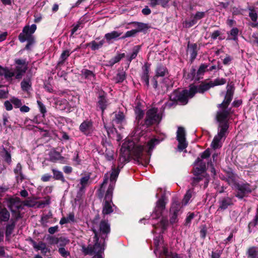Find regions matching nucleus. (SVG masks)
Wrapping results in <instances>:
<instances>
[{
	"instance_id": "1",
	"label": "nucleus",
	"mask_w": 258,
	"mask_h": 258,
	"mask_svg": "<svg viewBox=\"0 0 258 258\" xmlns=\"http://www.w3.org/2000/svg\"><path fill=\"white\" fill-rule=\"evenodd\" d=\"M159 143V140L152 139L147 142L145 146H135L133 141L125 142L120 149L119 161L122 163L126 162L133 155L138 162L147 165L149 162L152 150Z\"/></svg>"
},
{
	"instance_id": "2",
	"label": "nucleus",
	"mask_w": 258,
	"mask_h": 258,
	"mask_svg": "<svg viewBox=\"0 0 258 258\" xmlns=\"http://www.w3.org/2000/svg\"><path fill=\"white\" fill-rule=\"evenodd\" d=\"M233 88L232 86H227V92L223 102L219 104V111L217 112L216 118L219 122L217 135L214 138L211 143V147L218 149L222 146V141L225 139L229 127L228 115L230 111L227 109L231 101L233 94Z\"/></svg>"
},
{
	"instance_id": "3",
	"label": "nucleus",
	"mask_w": 258,
	"mask_h": 258,
	"mask_svg": "<svg viewBox=\"0 0 258 258\" xmlns=\"http://www.w3.org/2000/svg\"><path fill=\"white\" fill-rule=\"evenodd\" d=\"M119 172V171L118 169H112L111 173H107L105 175L103 182L101 184V188H102L104 185L107 183L109 178L110 184L105 194V202L102 210L103 214H108L113 212L111 201L112 195Z\"/></svg>"
},
{
	"instance_id": "4",
	"label": "nucleus",
	"mask_w": 258,
	"mask_h": 258,
	"mask_svg": "<svg viewBox=\"0 0 258 258\" xmlns=\"http://www.w3.org/2000/svg\"><path fill=\"white\" fill-rule=\"evenodd\" d=\"M15 62L17 66L15 71L0 66V75H4L7 79L14 76L16 79L21 78L27 69V64L24 60L19 59H16Z\"/></svg>"
},
{
	"instance_id": "5",
	"label": "nucleus",
	"mask_w": 258,
	"mask_h": 258,
	"mask_svg": "<svg viewBox=\"0 0 258 258\" xmlns=\"http://www.w3.org/2000/svg\"><path fill=\"white\" fill-rule=\"evenodd\" d=\"M98 227L97 224L95 223H93L92 229L95 234L94 238L95 239V244L93 247L91 246L86 247L84 246H82V250L85 254L95 253L96 254V256L93 258H97L98 256H100V254L102 253L104 250V242L102 240H99V238L98 236V233L97 230Z\"/></svg>"
},
{
	"instance_id": "6",
	"label": "nucleus",
	"mask_w": 258,
	"mask_h": 258,
	"mask_svg": "<svg viewBox=\"0 0 258 258\" xmlns=\"http://www.w3.org/2000/svg\"><path fill=\"white\" fill-rule=\"evenodd\" d=\"M196 93V89L190 87L189 90H184L181 92L174 91L170 96L171 99L181 105H185L188 102L189 98L192 97Z\"/></svg>"
},
{
	"instance_id": "7",
	"label": "nucleus",
	"mask_w": 258,
	"mask_h": 258,
	"mask_svg": "<svg viewBox=\"0 0 258 258\" xmlns=\"http://www.w3.org/2000/svg\"><path fill=\"white\" fill-rule=\"evenodd\" d=\"M161 114L158 113L157 109L152 108L147 112L145 123L147 125L158 123L161 120Z\"/></svg>"
},
{
	"instance_id": "8",
	"label": "nucleus",
	"mask_w": 258,
	"mask_h": 258,
	"mask_svg": "<svg viewBox=\"0 0 258 258\" xmlns=\"http://www.w3.org/2000/svg\"><path fill=\"white\" fill-rule=\"evenodd\" d=\"M36 25L32 24L31 26H26L23 30V32L20 34L19 39L22 42H25L26 40L31 39V35L35 31Z\"/></svg>"
},
{
	"instance_id": "9",
	"label": "nucleus",
	"mask_w": 258,
	"mask_h": 258,
	"mask_svg": "<svg viewBox=\"0 0 258 258\" xmlns=\"http://www.w3.org/2000/svg\"><path fill=\"white\" fill-rule=\"evenodd\" d=\"M101 151L107 160L111 161L114 159V151L112 145L110 143L107 141L103 142Z\"/></svg>"
},
{
	"instance_id": "10",
	"label": "nucleus",
	"mask_w": 258,
	"mask_h": 258,
	"mask_svg": "<svg viewBox=\"0 0 258 258\" xmlns=\"http://www.w3.org/2000/svg\"><path fill=\"white\" fill-rule=\"evenodd\" d=\"M176 138L178 142V149L181 151L185 149L187 146V143L185 140V130L183 127H178Z\"/></svg>"
},
{
	"instance_id": "11",
	"label": "nucleus",
	"mask_w": 258,
	"mask_h": 258,
	"mask_svg": "<svg viewBox=\"0 0 258 258\" xmlns=\"http://www.w3.org/2000/svg\"><path fill=\"white\" fill-rule=\"evenodd\" d=\"M165 203L162 199H160L157 202L156 207L153 213L152 216L153 218L159 217L165 209Z\"/></svg>"
},
{
	"instance_id": "12",
	"label": "nucleus",
	"mask_w": 258,
	"mask_h": 258,
	"mask_svg": "<svg viewBox=\"0 0 258 258\" xmlns=\"http://www.w3.org/2000/svg\"><path fill=\"white\" fill-rule=\"evenodd\" d=\"M124 122V115L122 112H119L115 113L114 118L112 120V125L117 126L119 128L121 127V125Z\"/></svg>"
},
{
	"instance_id": "13",
	"label": "nucleus",
	"mask_w": 258,
	"mask_h": 258,
	"mask_svg": "<svg viewBox=\"0 0 258 258\" xmlns=\"http://www.w3.org/2000/svg\"><path fill=\"white\" fill-rule=\"evenodd\" d=\"M195 169L194 172L195 174H200L204 173L206 168V163L203 162L202 159L198 158L195 163Z\"/></svg>"
},
{
	"instance_id": "14",
	"label": "nucleus",
	"mask_w": 258,
	"mask_h": 258,
	"mask_svg": "<svg viewBox=\"0 0 258 258\" xmlns=\"http://www.w3.org/2000/svg\"><path fill=\"white\" fill-rule=\"evenodd\" d=\"M80 131L85 134H89L93 131L92 123L91 121L86 120L80 125Z\"/></svg>"
},
{
	"instance_id": "15",
	"label": "nucleus",
	"mask_w": 258,
	"mask_h": 258,
	"mask_svg": "<svg viewBox=\"0 0 258 258\" xmlns=\"http://www.w3.org/2000/svg\"><path fill=\"white\" fill-rule=\"evenodd\" d=\"M238 192L236 196L240 199L243 198L244 195L251 191L248 184H242L238 186Z\"/></svg>"
},
{
	"instance_id": "16",
	"label": "nucleus",
	"mask_w": 258,
	"mask_h": 258,
	"mask_svg": "<svg viewBox=\"0 0 258 258\" xmlns=\"http://www.w3.org/2000/svg\"><path fill=\"white\" fill-rule=\"evenodd\" d=\"M99 231L100 234L101 235V238L100 240H103L104 242V237L103 236V234H107L110 232V226L107 222L105 221H102L100 223L99 225Z\"/></svg>"
},
{
	"instance_id": "17",
	"label": "nucleus",
	"mask_w": 258,
	"mask_h": 258,
	"mask_svg": "<svg viewBox=\"0 0 258 258\" xmlns=\"http://www.w3.org/2000/svg\"><path fill=\"white\" fill-rule=\"evenodd\" d=\"M205 16L204 12H198L194 16L193 19L190 21H185L184 25L186 27H190L195 24L198 20L203 18Z\"/></svg>"
},
{
	"instance_id": "18",
	"label": "nucleus",
	"mask_w": 258,
	"mask_h": 258,
	"mask_svg": "<svg viewBox=\"0 0 258 258\" xmlns=\"http://www.w3.org/2000/svg\"><path fill=\"white\" fill-rule=\"evenodd\" d=\"M220 205L219 206L218 210H224L228 208V207L233 204L232 201L230 198L227 197L223 199L220 201Z\"/></svg>"
},
{
	"instance_id": "19",
	"label": "nucleus",
	"mask_w": 258,
	"mask_h": 258,
	"mask_svg": "<svg viewBox=\"0 0 258 258\" xmlns=\"http://www.w3.org/2000/svg\"><path fill=\"white\" fill-rule=\"evenodd\" d=\"M82 77L91 81L95 80V75L91 71L87 69H83L81 71Z\"/></svg>"
},
{
	"instance_id": "20",
	"label": "nucleus",
	"mask_w": 258,
	"mask_h": 258,
	"mask_svg": "<svg viewBox=\"0 0 258 258\" xmlns=\"http://www.w3.org/2000/svg\"><path fill=\"white\" fill-rule=\"evenodd\" d=\"M10 215L9 211L5 208L2 207L0 203V221H8L10 219Z\"/></svg>"
},
{
	"instance_id": "21",
	"label": "nucleus",
	"mask_w": 258,
	"mask_h": 258,
	"mask_svg": "<svg viewBox=\"0 0 258 258\" xmlns=\"http://www.w3.org/2000/svg\"><path fill=\"white\" fill-rule=\"evenodd\" d=\"M197 45L196 44H191L188 45L187 52L190 55L191 59H194L197 55Z\"/></svg>"
},
{
	"instance_id": "22",
	"label": "nucleus",
	"mask_w": 258,
	"mask_h": 258,
	"mask_svg": "<svg viewBox=\"0 0 258 258\" xmlns=\"http://www.w3.org/2000/svg\"><path fill=\"white\" fill-rule=\"evenodd\" d=\"M121 34V32L113 31L110 33H108L105 35V38L109 42L111 40L115 39Z\"/></svg>"
},
{
	"instance_id": "23",
	"label": "nucleus",
	"mask_w": 258,
	"mask_h": 258,
	"mask_svg": "<svg viewBox=\"0 0 258 258\" xmlns=\"http://www.w3.org/2000/svg\"><path fill=\"white\" fill-rule=\"evenodd\" d=\"M191 87H193L196 89V93H203L209 89L211 87H212V86L211 85V82H210L209 83L201 84L198 87L195 86H191Z\"/></svg>"
},
{
	"instance_id": "24",
	"label": "nucleus",
	"mask_w": 258,
	"mask_h": 258,
	"mask_svg": "<svg viewBox=\"0 0 258 258\" xmlns=\"http://www.w3.org/2000/svg\"><path fill=\"white\" fill-rule=\"evenodd\" d=\"M248 258H258V247H250L247 251Z\"/></svg>"
},
{
	"instance_id": "25",
	"label": "nucleus",
	"mask_w": 258,
	"mask_h": 258,
	"mask_svg": "<svg viewBox=\"0 0 258 258\" xmlns=\"http://www.w3.org/2000/svg\"><path fill=\"white\" fill-rule=\"evenodd\" d=\"M10 208H11L12 211H14V208H16L17 209L21 207V204L20 202V199L19 198H15L12 199L10 201V204L9 205Z\"/></svg>"
},
{
	"instance_id": "26",
	"label": "nucleus",
	"mask_w": 258,
	"mask_h": 258,
	"mask_svg": "<svg viewBox=\"0 0 258 258\" xmlns=\"http://www.w3.org/2000/svg\"><path fill=\"white\" fill-rule=\"evenodd\" d=\"M167 73L166 68L163 66L159 65L156 69V77H163Z\"/></svg>"
},
{
	"instance_id": "27",
	"label": "nucleus",
	"mask_w": 258,
	"mask_h": 258,
	"mask_svg": "<svg viewBox=\"0 0 258 258\" xmlns=\"http://www.w3.org/2000/svg\"><path fill=\"white\" fill-rule=\"evenodd\" d=\"M133 24L135 27H137V29H136V30L138 31V32L148 29L149 28V26L147 24L140 22H134Z\"/></svg>"
},
{
	"instance_id": "28",
	"label": "nucleus",
	"mask_w": 258,
	"mask_h": 258,
	"mask_svg": "<svg viewBox=\"0 0 258 258\" xmlns=\"http://www.w3.org/2000/svg\"><path fill=\"white\" fill-rule=\"evenodd\" d=\"M104 43V41L103 40L100 41L99 42L93 41L89 44V45L91 47L92 50H95L101 47Z\"/></svg>"
},
{
	"instance_id": "29",
	"label": "nucleus",
	"mask_w": 258,
	"mask_h": 258,
	"mask_svg": "<svg viewBox=\"0 0 258 258\" xmlns=\"http://www.w3.org/2000/svg\"><path fill=\"white\" fill-rule=\"evenodd\" d=\"M181 209V206L180 204L177 202H174L171 206L170 209V212L171 214H174V215L178 214V212L180 211Z\"/></svg>"
},
{
	"instance_id": "30",
	"label": "nucleus",
	"mask_w": 258,
	"mask_h": 258,
	"mask_svg": "<svg viewBox=\"0 0 258 258\" xmlns=\"http://www.w3.org/2000/svg\"><path fill=\"white\" fill-rule=\"evenodd\" d=\"M21 88L23 91H28L31 87V83L30 80H23L21 84Z\"/></svg>"
},
{
	"instance_id": "31",
	"label": "nucleus",
	"mask_w": 258,
	"mask_h": 258,
	"mask_svg": "<svg viewBox=\"0 0 258 258\" xmlns=\"http://www.w3.org/2000/svg\"><path fill=\"white\" fill-rule=\"evenodd\" d=\"M90 178V175L88 174L80 179V184L81 185V189H84L87 185Z\"/></svg>"
},
{
	"instance_id": "32",
	"label": "nucleus",
	"mask_w": 258,
	"mask_h": 258,
	"mask_svg": "<svg viewBox=\"0 0 258 258\" xmlns=\"http://www.w3.org/2000/svg\"><path fill=\"white\" fill-rule=\"evenodd\" d=\"M124 57V53L117 54V55L115 56L114 57H113L109 60V65L111 66H113L115 63H117L118 61H119V60L122 58H123Z\"/></svg>"
},
{
	"instance_id": "33",
	"label": "nucleus",
	"mask_w": 258,
	"mask_h": 258,
	"mask_svg": "<svg viewBox=\"0 0 258 258\" xmlns=\"http://www.w3.org/2000/svg\"><path fill=\"white\" fill-rule=\"evenodd\" d=\"M52 171L53 173V177L55 179L60 180L62 181H64V178L61 172L54 169H53Z\"/></svg>"
},
{
	"instance_id": "34",
	"label": "nucleus",
	"mask_w": 258,
	"mask_h": 258,
	"mask_svg": "<svg viewBox=\"0 0 258 258\" xmlns=\"http://www.w3.org/2000/svg\"><path fill=\"white\" fill-rule=\"evenodd\" d=\"M125 78V72L122 71L121 72L118 73L116 77L114 78V81L116 83H121L123 81V80Z\"/></svg>"
},
{
	"instance_id": "35",
	"label": "nucleus",
	"mask_w": 258,
	"mask_h": 258,
	"mask_svg": "<svg viewBox=\"0 0 258 258\" xmlns=\"http://www.w3.org/2000/svg\"><path fill=\"white\" fill-rule=\"evenodd\" d=\"M226 82V81L225 79L217 78L214 81L211 82V85L212 87H214L215 86L224 85Z\"/></svg>"
},
{
	"instance_id": "36",
	"label": "nucleus",
	"mask_w": 258,
	"mask_h": 258,
	"mask_svg": "<svg viewBox=\"0 0 258 258\" xmlns=\"http://www.w3.org/2000/svg\"><path fill=\"white\" fill-rule=\"evenodd\" d=\"M50 159L53 161L63 159L60 154L56 151L51 152L50 155Z\"/></svg>"
},
{
	"instance_id": "37",
	"label": "nucleus",
	"mask_w": 258,
	"mask_h": 258,
	"mask_svg": "<svg viewBox=\"0 0 258 258\" xmlns=\"http://www.w3.org/2000/svg\"><path fill=\"white\" fill-rule=\"evenodd\" d=\"M135 113L136 115V119L139 120L142 119L144 115L143 111L139 107H137L135 109Z\"/></svg>"
},
{
	"instance_id": "38",
	"label": "nucleus",
	"mask_w": 258,
	"mask_h": 258,
	"mask_svg": "<svg viewBox=\"0 0 258 258\" xmlns=\"http://www.w3.org/2000/svg\"><path fill=\"white\" fill-rule=\"evenodd\" d=\"M140 48V46H138V45L136 46L133 48V52L128 58V60L130 61H131L132 59L136 58V57L138 53L139 52Z\"/></svg>"
},
{
	"instance_id": "39",
	"label": "nucleus",
	"mask_w": 258,
	"mask_h": 258,
	"mask_svg": "<svg viewBox=\"0 0 258 258\" xmlns=\"http://www.w3.org/2000/svg\"><path fill=\"white\" fill-rule=\"evenodd\" d=\"M10 101H11V103H12L15 105V106L17 108H20L22 105V103L21 100L17 98H16L14 97H12L10 99Z\"/></svg>"
},
{
	"instance_id": "40",
	"label": "nucleus",
	"mask_w": 258,
	"mask_h": 258,
	"mask_svg": "<svg viewBox=\"0 0 258 258\" xmlns=\"http://www.w3.org/2000/svg\"><path fill=\"white\" fill-rule=\"evenodd\" d=\"M106 100L104 97H100V99L98 101V105L99 107L102 109V111L105 109L106 107Z\"/></svg>"
},
{
	"instance_id": "41",
	"label": "nucleus",
	"mask_w": 258,
	"mask_h": 258,
	"mask_svg": "<svg viewBox=\"0 0 258 258\" xmlns=\"http://www.w3.org/2000/svg\"><path fill=\"white\" fill-rule=\"evenodd\" d=\"M191 197V191L190 190H189L187 191L186 194L184 197V198L182 201L183 204L184 205H186Z\"/></svg>"
},
{
	"instance_id": "42",
	"label": "nucleus",
	"mask_w": 258,
	"mask_h": 258,
	"mask_svg": "<svg viewBox=\"0 0 258 258\" xmlns=\"http://www.w3.org/2000/svg\"><path fill=\"white\" fill-rule=\"evenodd\" d=\"M67 104L68 101L66 99L58 100L56 102V105L59 106V109L62 110L65 108Z\"/></svg>"
},
{
	"instance_id": "43",
	"label": "nucleus",
	"mask_w": 258,
	"mask_h": 258,
	"mask_svg": "<svg viewBox=\"0 0 258 258\" xmlns=\"http://www.w3.org/2000/svg\"><path fill=\"white\" fill-rule=\"evenodd\" d=\"M162 242V238L161 236L157 237L154 239V244L156 246V249L154 250V252L156 253L158 250V246Z\"/></svg>"
},
{
	"instance_id": "44",
	"label": "nucleus",
	"mask_w": 258,
	"mask_h": 258,
	"mask_svg": "<svg viewBox=\"0 0 258 258\" xmlns=\"http://www.w3.org/2000/svg\"><path fill=\"white\" fill-rule=\"evenodd\" d=\"M14 227H15L14 223H12L11 224H9L7 226L6 232V234L7 236H8L12 234L13 230L14 228Z\"/></svg>"
},
{
	"instance_id": "45",
	"label": "nucleus",
	"mask_w": 258,
	"mask_h": 258,
	"mask_svg": "<svg viewBox=\"0 0 258 258\" xmlns=\"http://www.w3.org/2000/svg\"><path fill=\"white\" fill-rule=\"evenodd\" d=\"M238 30L237 28H233L230 31V35L232 36L231 39L235 40L237 38Z\"/></svg>"
},
{
	"instance_id": "46",
	"label": "nucleus",
	"mask_w": 258,
	"mask_h": 258,
	"mask_svg": "<svg viewBox=\"0 0 258 258\" xmlns=\"http://www.w3.org/2000/svg\"><path fill=\"white\" fill-rule=\"evenodd\" d=\"M249 16L253 22H256L257 18L256 13L253 10H250L249 13Z\"/></svg>"
},
{
	"instance_id": "47",
	"label": "nucleus",
	"mask_w": 258,
	"mask_h": 258,
	"mask_svg": "<svg viewBox=\"0 0 258 258\" xmlns=\"http://www.w3.org/2000/svg\"><path fill=\"white\" fill-rule=\"evenodd\" d=\"M208 68V66L206 64H202L200 66L198 72V75L200 76L204 74V73L206 71V69Z\"/></svg>"
},
{
	"instance_id": "48",
	"label": "nucleus",
	"mask_w": 258,
	"mask_h": 258,
	"mask_svg": "<svg viewBox=\"0 0 258 258\" xmlns=\"http://www.w3.org/2000/svg\"><path fill=\"white\" fill-rule=\"evenodd\" d=\"M137 32H138V31H136V29H133V30H132L130 31H128L125 33L124 36H123L122 38H126V37L133 36L135 35V34Z\"/></svg>"
},
{
	"instance_id": "49",
	"label": "nucleus",
	"mask_w": 258,
	"mask_h": 258,
	"mask_svg": "<svg viewBox=\"0 0 258 258\" xmlns=\"http://www.w3.org/2000/svg\"><path fill=\"white\" fill-rule=\"evenodd\" d=\"M70 55V51L68 50H66L62 52L60 55V58L62 61H64Z\"/></svg>"
},
{
	"instance_id": "50",
	"label": "nucleus",
	"mask_w": 258,
	"mask_h": 258,
	"mask_svg": "<svg viewBox=\"0 0 258 258\" xmlns=\"http://www.w3.org/2000/svg\"><path fill=\"white\" fill-rule=\"evenodd\" d=\"M48 239L49 242L51 244H58L59 243V238L54 237H49L48 238Z\"/></svg>"
},
{
	"instance_id": "51",
	"label": "nucleus",
	"mask_w": 258,
	"mask_h": 258,
	"mask_svg": "<svg viewBox=\"0 0 258 258\" xmlns=\"http://www.w3.org/2000/svg\"><path fill=\"white\" fill-rule=\"evenodd\" d=\"M69 240L63 237L59 238V243L58 244L60 246L64 245L69 243Z\"/></svg>"
},
{
	"instance_id": "52",
	"label": "nucleus",
	"mask_w": 258,
	"mask_h": 258,
	"mask_svg": "<svg viewBox=\"0 0 258 258\" xmlns=\"http://www.w3.org/2000/svg\"><path fill=\"white\" fill-rule=\"evenodd\" d=\"M58 251L63 257H66L69 255V252L63 247L59 248Z\"/></svg>"
},
{
	"instance_id": "53",
	"label": "nucleus",
	"mask_w": 258,
	"mask_h": 258,
	"mask_svg": "<svg viewBox=\"0 0 258 258\" xmlns=\"http://www.w3.org/2000/svg\"><path fill=\"white\" fill-rule=\"evenodd\" d=\"M37 104L38 105V106L39 107V109L40 112L44 114L46 112V108L45 106L43 105L42 103H41L40 101H37Z\"/></svg>"
},
{
	"instance_id": "54",
	"label": "nucleus",
	"mask_w": 258,
	"mask_h": 258,
	"mask_svg": "<svg viewBox=\"0 0 258 258\" xmlns=\"http://www.w3.org/2000/svg\"><path fill=\"white\" fill-rule=\"evenodd\" d=\"M142 79L146 83L147 86H149V76H148V75L147 71L146 73H145L144 75L142 76Z\"/></svg>"
},
{
	"instance_id": "55",
	"label": "nucleus",
	"mask_w": 258,
	"mask_h": 258,
	"mask_svg": "<svg viewBox=\"0 0 258 258\" xmlns=\"http://www.w3.org/2000/svg\"><path fill=\"white\" fill-rule=\"evenodd\" d=\"M210 155V152L209 149H207L206 151H205L201 156V159H206L208 157H209Z\"/></svg>"
},
{
	"instance_id": "56",
	"label": "nucleus",
	"mask_w": 258,
	"mask_h": 258,
	"mask_svg": "<svg viewBox=\"0 0 258 258\" xmlns=\"http://www.w3.org/2000/svg\"><path fill=\"white\" fill-rule=\"evenodd\" d=\"M168 224V221L166 219H162L160 222V226L161 227L162 229H164Z\"/></svg>"
},
{
	"instance_id": "57",
	"label": "nucleus",
	"mask_w": 258,
	"mask_h": 258,
	"mask_svg": "<svg viewBox=\"0 0 258 258\" xmlns=\"http://www.w3.org/2000/svg\"><path fill=\"white\" fill-rule=\"evenodd\" d=\"M4 105L6 107V109L7 110H11L13 108V106L11 104V102H10L9 101H5V102L4 103Z\"/></svg>"
},
{
	"instance_id": "58",
	"label": "nucleus",
	"mask_w": 258,
	"mask_h": 258,
	"mask_svg": "<svg viewBox=\"0 0 258 258\" xmlns=\"http://www.w3.org/2000/svg\"><path fill=\"white\" fill-rule=\"evenodd\" d=\"M50 178H51V175H50L48 174H46L43 175L41 177V180L43 181L46 182V181H49L50 180Z\"/></svg>"
},
{
	"instance_id": "59",
	"label": "nucleus",
	"mask_w": 258,
	"mask_h": 258,
	"mask_svg": "<svg viewBox=\"0 0 258 258\" xmlns=\"http://www.w3.org/2000/svg\"><path fill=\"white\" fill-rule=\"evenodd\" d=\"M20 110L22 112H28L30 111V108L29 107H28L26 105H23V106H21L20 107Z\"/></svg>"
},
{
	"instance_id": "60",
	"label": "nucleus",
	"mask_w": 258,
	"mask_h": 258,
	"mask_svg": "<svg viewBox=\"0 0 258 258\" xmlns=\"http://www.w3.org/2000/svg\"><path fill=\"white\" fill-rule=\"evenodd\" d=\"M220 34L219 31H215L211 34V37L213 39H216Z\"/></svg>"
},
{
	"instance_id": "61",
	"label": "nucleus",
	"mask_w": 258,
	"mask_h": 258,
	"mask_svg": "<svg viewBox=\"0 0 258 258\" xmlns=\"http://www.w3.org/2000/svg\"><path fill=\"white\" fill-rule=\"evenodd\" d=\"M57 226L51 227L48 229V232L50 234H53L57 231Z\"/></svg>"
},
{
	"instance_id": "62",
	"label": "nucleus",
	"mask_w": 258,
	"mask_h": 258,
	"mask_svg": "<svg viewBox=\"0 0 258 258\" xmlns=\"http://www.w3.org/2000/svg\"><path fill=\"white\" fill-rule=\"evenodd\" d=\"M63 171L67 174H69L72 171V168L70 166H64Z\"/></svg>"
},
{
	"instance_id": "63",
	"label": "nucleus",
	"mask_w": 258,
	"mask_h": 258,
	"mask_svg": "<svg viewBox=\"0 0 258 258\" xmlns=\"http://www.w3.org/2000/svg\"><path fill=\"white\" fill-rule=\"evenodd\" d=\"M231 60V58L229 56H227L224 59H223V63L224 64H228Z\"/></svg>"
},
{
	"instance_id": "64",
	"label": "nucleus",
	"mask_w": 258,
	"mask_h": 258,
	"mask_svg": "<svg viewBox=\"0 0 258 258\" xmlns=\"http://www.w3.org/2000/svg\"><path fill=\"white\" fill-rule=\"evenodd\" d=\"M80 23H78L76 26H75L73 29L72 30V34H73L75 32H76L77 30L80 28Z\"/></svg>"
}]
</instances>
